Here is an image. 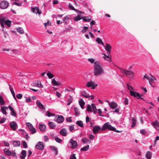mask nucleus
Returning <instances> with one entry per match:
<instances>
[{
  "instance_id": "7",
  "label": "nucleus",
  "mask_w": 159,
  "mask_h": 159,
  "mask_svg": "<svg viewBox=\"0 0 159 159\" xmlns=\"http://www.w3.org/2000/svg\"><path fill=\"white\" fill-rule=\"evenodd\" d=\"M86 86L88 87H92V89H94L95 87L98 86V85L93 82L90 81L87 83Z\"/></svg>"
},
{
  "instance_id": "23",
  "label": "nucleus",
  "mask_w": 159,
  "mask_h": 159,
  "mask_svg": "<svg viewBox=\"0 0 159 159\" xmlns=\"http://www.w3.org/2000/svg\"><path fill=\"white\" fill-rule=\"evenodd\" d=\"M104 56L102 58L105 60L110 61L111 60V57L110 56H107L105 54L102 53Z\"/></svg>"
},
{
  "instance_id": "1",
  "label": "nucleus",
  "mask_w": 159,
  "mask_h": 159,
  "mask_svg": "<svg viewBox=\"0 0 159 159\" xmlns=\"http://www.w3.org/2000/svg\"><path fill=\"white\" fill-rule=\"evenodd\" d=\"M93 74L95 76L99 75V62L95 61L94 63Z\"/></svg>"
},
{
  "instance_id": "32",
  "label": "nucleus",
  "mask_w": 159,
  "mask_h": 159,
  "mask_svg": "<svg viewBox=\"0 0 159 159\" xmlns=\"http://www.w3.org/2000/svg\"><path fill=\"white\" fill-rule=\"evenodd\" d=\"M4 152L5 154L8 156H10L11 155V151L7 148L4 149Z\"/></svg>"
},
{
  "instance_id": "42",
  "label": "nucleus",
  "mask_w": 159,
  "mask_h": 159,
  "mask_svg": "<svg viewBox=\"0 0 159 159\" xmlns=\"http://www.w3.org/2000/svg\"><path fill=\"white\" fill-rule=\"evenodd\" d=\"M5 102L3 99L2 96H0V104L1 105H2L4 104Z\"/></svg>"
},
{
  "instance_id": "28",
  "label": "nucleus",
  "mask_w": 159,
  "mask_h": 159,
  "mask_svg": "<svg viewBox=\"0 0 159 159\" xmlns=\"http://www.w3.org/2000/svg\"><path fill=\"white\" fill-rule=\"evenodd\" d=\"M99 130V126H95L93 127V131L94 134H96Z\"/></svg>"
},
{
  "instance_id": "18",
  "label": "nucleus",
  "mask_w": 159,
  "mask_h": 159,
  "mask_svg": "<svg viewBox=\"0 0 159 159\" xmlns=\"http://www.w3.org/2000/svg\"><path fill=\"white\" fill-rule=\"evenodd\" d=\"M130 94L131 96H133L134 97H137V96H139V93L135 91H132L131 90H130Z\"/></svg>"
},
{
  "instance_id": "5",
  "label": "nucleus",
  "mask_w": 159,
  "mask_h": 159,
  "mask_svg": "<svg viewBox=\"0 0 159 159\" xmlns=\"http://www.w3.org/2000/svg\"><path fill=\"white\" fill-rule=\"evenodd\" d=\"M9 5V3L7 1H3L1 2L0 4V7L2 9L7 8Z\"/></svg>"
},
{
  "instance_id": "38",
  "label": "nucleus",
  "mask_w": 159,
  "mask_h": 159,
  "mask_svg": "<svg viewBox=\"0 0 159 159\" xmlns=\"http://www.w3.org/2000/svg\"><path fill=\"white\" fill-rule=\"evenodd\" d=\"M17 31L20 34H23L24 33V31L21 28H17Z\"/></svg>"
},
{
  "instance_id": "14",
  "label": "nucleus",
  "mask_w": 159,
  "mask_h": 159,
  "mask_svg": "<svg viewBox=\"0 0 159 159\" xmlns=\"http://www.w3.org/2000/svg\"><path fill=\"white\" fill-rule=\"evenodd\" d=\"M109 105L110 108L112 109H114L118 106L117 104L114 102H109Z\"/></svg>"
},
{
  "instance_id": "12",
  "label": "nucleus",
  "mask_w": 159,
  "mask_h": 159,
  "mask_svg": "<svg viewBox=\"0 0 159 159\" xmlns=\"http://www.w3.org/2000/svg\"><path fill=\"white\" fill-rule=\"evenodd\" d=\"M8 107L11 111V115L14 117H16V113L14 111V108L11 106H8Z\"/></svg>"
},
{
  "instance_id": "31",
  "label": "nucleus",
  "mask_w": 159,
  "mask_h": 159,
  "mask_svg": "<svg viewBox=\"0 0 159 159\" xmlns=\"http://www.w3.org/2000/svg\"><path fill=\"white\" fill-rule=\"evenodd\" d=\"M10 90L11 91V94H12V95H13V98H14L16 100L17 99L15 97V93L14 91H13V88H12L11 86H10Z\"/></svg>"
},
{
  "instance_id": "45",
  "label": "nucleus",
  "mask_w": 159,
  "mask_h": 159,
  "mask_svg": "<svg viewBox=\"0 0 159 159\" xmlns=\"http://www.w3.org/2000/svg\"><path fill=\"white\" fill-rule=\"evenodd\" d=\"M26 125H27V126L28 127L29 129L30 130H31L32 129H33V128H34L32 125L30 124V123H26Z\"/></svg>"
},
{
  "instance_id": "36",
  "label": "nucleus",
  "mask_w": 159,
  "mask_h": 159,
  "mask_svg": "<svg viewBox=\"0 0 159 159\" xmlns=\"http://www.w3.org/2000/svg\"><path fill=\"white\" fill-rule=\"evenodd\" d=\"M50 148L52 149V150L55 153L56 155L57 154L58 152L57 148L56 147L54 146H51Z\"/></svg>"
},
{
  "instance_id": "48",
  "label": "nucleus",
  "mask_w": 159,
  "mask_h": 159,
  "mask_svg": "<svg viewBox=\"0 0 159 159\" xmlns=\"http://www.w3.org/2000/svg\"><path fill=\"white\" fill-rule=\"evenodd\" d=\"M46 116L48 117H50L51 116H54V114L51 113L49 111H47L46 113Z\"/></svg>"
},
{
  "instance_id": "52",
  "label": "nucleus",
  "mask_w": 159,
  "mask_h": 159,
  "mask_svg": "<svg viewBox=\"0 0 159 159\" xmlns=\"http://www.w3.org/2000/svg\"><path fill=\"white\" fill-rule=\"evenodd\" d=\"M4 19H3L0 20V23L1 26L3 28L4 27Z\"/></svg>"
},
{
  "instance_id": "43",
  "label": "nucleus",
  "mask_w": 159,
  "mask_h": 159,
  "mask_svg": "<svg viewBox=\"0 0 159 159\" xmlns=\"http://www.w3.org/2000/svg\"><path fill=\"white\" fill-rule=\"evenodd\" d=\"M11 21L9 20H7L5 21H4L5 24L8 27H10L11 26Z\"/></svg>"
},
{
  "instance_id": "21",
  "label": "nucleus",
  "mask_w": 159,
  "mask_h": 159,
  "mask_svg": "<svg viewBox=\"0 0 159 159\" xmlns=\"http://www.w3.org/2000/svg\"><path fill=\"white\" fill-rule=\"evenodd\" d=\"M152 155V153L150 151H148L146 154V157L148 159H150Z\"/></svg>"
},
{
  "instance_id": "17",
  "label": "nucleus",
  "mask_w": 159,
  "mask_h": 159,
  "mask_svg": "<svg viewBox=\"0 0 159 159\" xmlns=\"http://www.w3.org/2000/svg\"><path fill=\"white\" fill-rule=\"evenodd\" d=\"M36 105L39 108L43 109H45L43 105L41 103L40 101L37 100L36 102Z\"/></svg>"
},
{
  "instance_id": "25",
  "label": "nucleus",
  "mask_w": 159,
  "mask_h": 159,
  "mask_svg": "<svg viewBox=\"0 0 159 159\" xmlns=\"http://www.w3.org/2000/svg\"><path fill=\"white\" fill-rule=\"evenodd\" d=\"M8 107H6L5 106H3L1 108V110L3 114H4L5 115H6L7 114V112L6 111V110L7 108Z\"/></svg>"
},
{
  "instance_id": "4",
  "label": "nucleus",
  "mask_w": 159,
  "mask_h": 159,
  "mask_svg": "<svg viewBox=\"0 0 159 159\" xmlns=\"http://www.w3.org/2000/svg\"><path fill=\"white\" fill-rule=\"evenodd\" d=\"M91 105L92 106L89 105L88 106L87 109V111L91 112L93 111L94 113H95L97 112V109L96 108L95 104H92Z\"/></svg>"
},
{
  "instance_id": "50",
  "label": "nucleus",
  "mask_w": 159,
  "mask_h": 159,
  "mask_svg": "<svg viewBox=\"0 0 159 159\" xmlns=\"http://www.w3.org/2000/svg\"><path fill=\"white\" fill-rule=\"evenodd\" d=\"M55 140L57 142L59 143H61L62 141V140L59 138L58 137H55Z\"/></svg>"
},
{
  "instance_id": "2",
  "label": "nucleus",
  "mask_w": 159,
  "mask_h": 159,
  "mask_svg": "<svg viewBox=\"0 0 159 159\" xmlns=\"http://www.w3.org/2000/svg\"><path fill=\"white\" fill-rule=\"evenodd\" d=\"M120 70V72L126 75L127 76H133L134 75V72L132 70H128L125 69L118 67Z\"/></svg>"
},
{
  "instance_id": "15",
  "label": "nucleus",
  "mask_w": 159,
  "mask_h": 159,
  "mask_svg": "<svg viewBox=\"0 0 159 159\" xmlns=\"http://www.w3.org/2000/svg\"><path fill=\"white\" fill-rule=\"evenodd\" d=\"M10 127L13 130H15L16 129V127L17 126L16 123L15 122H12L10 124Z\"/></svg>"
},
{
  "instance_id": "64",
  "label": "nucleus",
  "mask_w": 159,
  "mask_h": 159,
  "mask_svg": "<svg viewBox=\"0 0 159 159\" xmlns=\"http://www.w3.org/2000/svg\"><path fill=\"white\" fill-rule=\"evenodd\" d=\"M124 103L125 105H128V99L127 98H125Z\"/></svg>"
},
{
  "instance_id": "41",
  "label": "nucleus",
  "mask_w": 159,
  "mask_h": 159,
  "mask_svg": "<svg viewBox=\"0 0 159 159\" xmlns=\"http://www.w3.org/2000/svg\"><path fill=\"white\" fill-rule=\"evenodd\" d=\"M81 19H83V17L81 18L80 15H78L76 17H75L74 20L75 21H78Z\"/></svg>"
},
{
  "instance_id": "24",
  "label": "nucleus",
  "mask_w": 159,
  "mask_h": 159,
  "mask_svg": "<svg viewBox=\"0 0 159 159\" xmlns=\"http://www.w3.org/2000/svg\"><path fill=\"white\" fill-rule=\"evenodd\" d=\"M12 143L14 147H19L20 145V142L19 141H13Z\"/></svg>"
},
{
  "instance_id": "37",
  "label": "nucleus",
  "mask_w": 159,
  "mask_h": 159,
  "mask_svg": "<svg viewBox=\"0 0 159 159\" xmlns=\"http://www.w3.org/2000/svg\"><path fill=\"white\" fill-rule=\"evenodd\" d=\"M38 87L43 88V87L40 81H38L35 84Z\"/></svg>"
},
{
  "instance_id": "59",
  "label": "nucleus",
  "mask_w": 159,
  "mask_h": 159,
  "mask_svg": "<svg viewBox=\"0 0 159 159\" xmlns=\"http://www.w3.org/2000/svg\"><path fill=\"white\" fill-rule=\"evenodd\" d=\"M104 72L103 68L100 66V74H103Z\"/></svg>"
},
{
  "instance_id": "20",
  "label": "nucleus",
  "mask_w": 159,
  "mask_h": 159,
  "mask_svg": "<svg viewBox=\"0 0 159 159\" xmlns=\"http://www.w3.org/2000/svg\"><path fill=\"white\" fill-rule=\"evenodd\" d=\"M48 124L49 127L52 129H54L56 127V125L54 123L51 121L49 122Z\"/></svg>"
},
{
  "instance_id": "16",
  "label": "nucleus",
  "mask_w": 159,
  "mask_h": 159,
  "mask_svg": "<svg viewBox=\"0 0 159 159\" xmlns=\"http://www.w3.org/2000/svg\"><path fill=\"white\" fill-rule=\"evenodd\" d=\"M67 130L65 128H62L60 131V134L64 136H66L67 135Z\"/></svg>"
},
{
  "instance_id": "51",
  "label": "nucleus",
  "mask_w": 159,
  "mask_h": 159,
  "mask_svg": "<svg viewBox=\"0 0 159 159\" xmlns=\"http://www.w3.org/2000/svg\"><path fill=\"white\" fill-rule=\"evenodd\" d=\"M69 129L70 131L72 132L74 129V125H70L69 127Z\"/></svg>"
},
{
  "instance_id": "19",
  "label": "nucleus",
  "mask_w": 159,
  "mask_h": 159,
  "mask_svg": "<svg viewBox=\"0 0 159 159\" xmlns=\"http://www.w3.org/2000/svg\"><path fill=\"white\" fill-rule=\"evenodd\" d=\"M79 103L81 107L83 109L85 104L82 98H80L79 101Z\"/></svg>"
},
{
  "instance_id": "30",
  "label": "nucleus",
  "mask_w": 159,
  "mask_h": 159,
  "mask_svg": "<svg viewBox=\"0 0 159 159\" xmlns=\"http://www.w3.org/2000/svg\"><path fill=\"white\" fill-rule=\"evenodd\" d=\"M46 126L45 125L40 124L39 125V129L43 131H44L46 130Z\"/></svg>"
},
{
  "instance_id": "3",
  "label": "nucleus",
  "mask_w": 159,
  "mask_h": 159,
  "mask_svg": "<svg viewBox=\"0 0 159 159\" xmlns=\"http://www.w3.org/2000/svg\"><path fill=\"white\" fill-rule=\"evenodd\" d=\"M107 129L111 131H115V128L109 125V122H107L104 124L102 128V130H103Z\"/></svg>"
},
{
  "instance_id": "47",
  "label": "nucleus",
  "mask_w": 159,
  "mask_h": 159,
  "mask_svg": "<svg viewBox=\"0 0 159 159\" xmlns=\"http://www.w3.org/2000/svg\"><path fill=\"white\" fill-rule=\"evenodd\" d=\"M47 75L49 79H52L54 77V75L50 72L48 73Z\"/></svg>"
},
{
  "instance_id": "58",
  "label": "nucleus",
  "mask_w": 159,
  "mask_h": 159,
  "mask_svg": "<svg viewBox=\"0 0 159 159\" xmlns=\"http://www.w3.org/2000/svg\"><path fill=\"white\" fill-rule=\"evenodd\" d=\"M13 4L18 6H22V3L21 2L18 3L16 2H14L13 3Z\"/></svg>"
},
{
  "instance_id": "53",
  "label": "nucleus",
  "mask_w": 159,
  "mask_h": 159,
  "mask_svg": "<svg viewBox=\"0 0 159 159\" xmlns=\"http://www.w3.org/2000/svg\"><path fill=\"white\" fill-rule=\"evenodd\" d=\"M88 61L90 62L91 63H95V60L93 58H89L88 59Z\"/></svg>"
},
{
  "instance_id": "49",
  "label": "nucleus",
  "mask_w": 159,
  "mask_h": 159,
  "mask_svg": "<svg viewBox=\"0 0 159 159\" xmlns=\"http://www.w3.org/2000/svg\"><path fill=\"white\" fill-rule=\"evenodd\" d=\"M70 99H68V102L67 104L68 105H69L72 102L73 98L71 96H70Z\"/></svg>"
},
{
  "instance_id": "55",
  "label": "nucleus",
  "mask_w": 159,
  "mask_h": 159,
  "mask_svg": "<svg viewBox=\"0 0 159 159\" xmlns=\"http://www.w3.org/2000/svg\"><path fill=\"white\" fill-rule=\"evenodd\" d=\"M30 130L32 134H34L36 132V129L34 128H33V129H32Z\"/></svg>"
},
{
  "instance_id": "63",
  "label": "nucleus",
  "mask_w": 159,
  "mask_h": 159,
  "mask_svg": "<svg viewBox=\"0 0 159 159\" xmlns=\"http://www.w3.org/2000/svg\"><path fill=\"white\" fill-rule=\"evenodd\" d=\"M4 146H6L9 147V143L7 141H4L3 142Z\"/></svg>"
},
{
  "instance_id": "6",
  "label": "nucleus",
  "mask_w": 159,
  "mask_h": 159,
  "mask_svg": "<svg viewBox=\"0 0 159 159\" xmlns=\"http://www.w3.org/2000/svg\"><path fill=\"white\" fill-rule=\"evenodd\" d=\"M55 121L58 123H61L64 120V117L62 116L58 115L56 116Z\"/></svg>"
},
{
  "instance_id": "8",
  "label": "nucleus",
  "mask_w": 159,
  "mask_h": 159,
  "mask_svg": "<svg viewBox=\"0 0 159 159\" xmlns=\"http://www.w3.org/2000/svg\"><path fill=\"white\" fill-rule=\"evenodd\" d=\"M31 11L34 13L37 14L38 13L39 15L42 12L39 10V8L37 7H31Z\"/></svg>"
},
{
  "instance_id": "40",
  "label": "nucleus",
  "mask_w": 159,
  "mask_h": 159,
  "mask_svg": "<svg viewBox=\"0 0 159 159\" xmlns=\"http://www.w3.org/2000/svg\"><path fill=\"white\" fill-rule=\"evenodd\" d=\"M74 109L75 111V116H78L80 114V112L78 110L76 107H75Z\"/></svg>"
},
{
  "instance_id": "27",
  "label": "nucleus",
  "mask_w": 159,
  "mask_h": 159,
  "mask_svg": "<svg viewBox=\"0 0 159 159\" xmlns=\"http://www.w3.org/2000/svg\"><path fill=\"white\" fill-rule=\"evenodd\" d=\"M156 80V79L154 77H152V78H150L149 80V83L153 87H154L153 86L152 84V83H153L154 82V81Z\"/></svg>"
},
{
  "instance_id": "56",
  "label": "nucleus",
  "mask_w": 159,
  "mask_h": 159,
  "mask_svg": "<svg viewBox=\"0 0 159 159\" xmlns=\"http://www.w3.org/2000/svg\"><path fill=\"white\" fill-rule=\"evenodd\" d=\"M71 118V117H67L66 119V120L67 122H72V120Z\"/></svg>"
},
{
  "instance_id": "22",
  "label": "nucleus",
  "mask_w": 159,
  "mask_h": 159,
  "mask_svg": "<svg viewBox=\"0 0 159 159\" xmlns=\"http://www.w3.org/2000/svg\"><path fill=\"white\" fill-rule=\"evenodd\" d=\"M26 155V151L25 150L22 151L20 154V157L22 159H24Z\"/></svg>"
},
{
  "instance_id": "57",
  "label": "nucleus",
  "mask_w": 159,
  "mask_h": 159,
  "mask_svg": "<svg viewBox=\"0 0 159 159\" xmlns=\"http://www.w3.org/2000/svg\"><path fill=\"white\" fill-rule=\"evenodd\" d=\"M70 159H76L75 154H71L70 155Z\"/></svg>"
},
{
  "instance_id": "54",
  "label": "nucleus",
  "mask_w": 159,
  "mask_h": 159,
  "mask_svg": "<svg viewBox=\"0 0 159 159\" xmlns=\"http://www.w3.org/2000/svg\"><path fill=\"white\" fill-rule=\"evenodd\" d=\"M69 8L71 10L75 11H76V10L75 9L74 7L70 4H69Z\"/></svg>"
},
{
  "instance_id": "10",
  "label": "nucleus",
  "mask_w": 159,
  "mask_h": 159,
  "mask_svg": "<svg viewBox=\"0 0 159 159\" xmlns=\"http://www.w3.org/2000/svg\"><path fill=\"white\" fill-rule=\"evenodd\" d=\"M36 147L38 149L41 150L43 149L44 146L43 143L40 142H39L38 144L36 146Z\"/></svg>"
},
{
  "instance_id": "9",
  "label": "nucleus",
  "mask_w": 159,
  "mask_h": 159,
  "mask_svg": "<svg viewBox=\"0 0 159 159\" xmlns=\"http://www.w3.org/2000/svg\"><path fill=\"white\" fill-rule=\"evenodd\" d=\"M81 96H83L86 98H90L91 99H93L94 96L93 95L90 96L89 95L86 93L85 91H83L82 92Z\"/></svg>"
},
{
  "instance_id": "39",
  "label": "nucleus",
  "mask_w": 159,
  "mask_h": 159,
  "mask_svg": "<svg viewBox=\"0 0 159 159\" xmlns=\"http://www.w3.org/2000/svg\"><path fill=\"white\" fill-rule=\"evenodd\" d=\"M89 148V145H87L86 146H85L81 148V151H86L88 150Z\"/></svg>"
},
{
  "instance_id": "26",
  "label": "nucleus",
  "mask_w": 159,
  "mask_h": 159,
  "mask_svg": "<svg viewBox=\"0 0 159 159\" xmlns=\"http://www.w3.org/2000/svg\"><path fill=\"white\" fill-rule=\"evenodd\" d=\"M83 19L85 22H89L91 20V18L89 16H84L83 17Z\"/></svg>"
},
{
  "instance_id": "13",
  "label": "nucleus",
  "mask_w": 159,
  "mask_h": 159,
  "mask_svg": "<svg viewBox=\"0 0 159 159\" xmlns=\"http://www.w3.org/2000/svg\"><path fill=\"white\" fill-rule=\"evenodd\" d=\"M152 124L157 129L159 130V123L158 120H155L153 123H152Z\"/></svg>"
},
{
  "instance_id": "44",
  "label": "nucleus",
  "mask_w": 159,
  "mask_h": 159,
  "mask_svg": "<svg viewBox=\"0 0 159 159\" xmlns=\"http://www.w3.org/2000/svg\"><path fill=\"white\" fill-rule=\"evenodd\" d=\"M89 27L87 26H84L83 27V29L81 30V32L83 33H85L86 31L88 30Z\"/></svg>"
},
{
  "instance_id": "34",
  "label": "nucleus",
  "mask_w": 159,
  "mask_h": 159,
  "mask_svg": "<svg viewBox=\"0 0 159 159\" xmlns=\"http://www.w3.org/2000/svg\"><path fill=\"white\" fill-rule=\"evenodd\" d=\"M131 120H132V125H131V127H134L136 125V119L134 117H133L132 118Z\"/></svg>"
},
{
  "instance_id": "35",
  "label": "nucleus",
  "mask_w": 159,
  "mask_h": 159,
  "mask_svg": "<svg viewBox=\"0 0 159 159\" xmlns=\"http://www.w3.org/2000/svg\"><path fill=\"white\" fill-rule=\"evenodd\" d=\"M52 84L55 85H59L61 84L60 83L57 82L54 79H52Z\"/></svg>"
},
{
  "instance_id": "46",
  "label": "nucleus",
  "mask_w": 159,
  "mask_h": 159,
  "mask_svg": "<svg viewBox=\"0 0 159 159\" xmlns=\"http://www.w3.org/2000/svg\"><path fill=\"white\" fill-rule=\"evenodd\" d=\"M83 142L84 143H86L88 142H90V141L88 139L85 137L84 138H83L82 140Z\"/></svg>"
},
{
  "instance_id": "61",
  "label": "nucleus",
  "mask_w": 159,
  "mask_h": 159,
  "mask_svg": "<svg viewBox=\"0 0 159 159\" xmlns=\"http://www.w3.org/2000/svg\"><path fill=\"white\" fill-rule=\"evenodd\" d=\"M23 145L24 148H27V144L26 142L23 141Z\"/></svg>"
},
{
  "instance_id": "29",
  "label": "nucleus",
  "mask_w": 159,
  "mask_h": 159,
  "mask_svg": "<svg viewBox=\"0 0 159 159\" xmlns=\"http://www.w3.org/2000/svg\"><path fill=\"white\" fill-rule=\"evenodd\" d=\"M76 124L77 125L80 127H84V125L82 121L81 120L77 121Z\"/></svg>"
},
{
  "instance_id": "60",
  "label": "nucleus",
  "mask_w": 159,
  "mask_h": 159,
  "mask_svg": "<svg viewBox=\"0 0 159 159\" xmlns=\"http://www.w3.org/2000/svg\"><path fill=\"white\" fill-rule=\"evenodd\" d=\"M16 96L18 98L20 99L22 98V95L20 93L18 94H17Z\"/></svg>"
},
{
  "instance_id": "62",
  "label": "nucleus",
  "mask_w": 159,
  "mask_h": 159,
  "mask_svg": "<svg viewBox=\"0 0 159 159\" xmlns=\"http://www.w3.org/2000/svg\"><path fill=\"white\" fill-rule=\"evenodd\" d=\"M6 120L5 118H3L0 120V124H2Z\"/></svg>"
},
{
  "instance_id": "11",
  "label": "nucleus",
  "mask_w": 159,
  "mask_h": 159,
  "mask_svg": "<svg viewBox=\"0 0 159 159\" xmlns=\"http://www.w3.org/2000/svg\"><path fill=\"white\" fill-rule=\"evenodd\" d=\"M70 143L72 145V148L73 149L75 148L77 146V142L73 140V139H71L70 140Z\"/></svg>"
},
{
  "instance_id": "33",
  "label": "nucleus",
  "mask_w": 159,
  "mask_h": 159,
  "mask_svg": "<svg viewBox=\"0 0 159 159\" xmlns=\"http://www.w3.org/2000/svg\"><path fill=\"white\" fill-rule=\"evenodd\" d=\"M111 46L109 43H106V46L105 47V50L107 51L111 50Z\"/></svg>"
}]
</instances>
